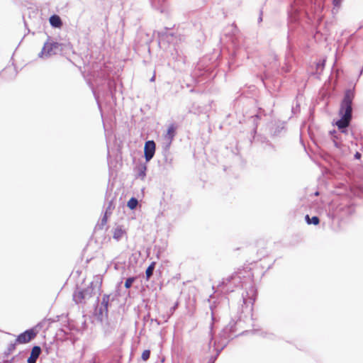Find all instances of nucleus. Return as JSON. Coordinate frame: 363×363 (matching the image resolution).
<instances>
[{"label": "nucleus", "instance_id": "obj_1", "mask_svg": "<svg viewBox=\"0 0 363 363\" xmlns=\"http://www.w3.org/2000/svg\"><path fill=\"white\" fill-rule=\"evenodd\" d=\"M352 93L350 91H347L341 103L339 111V114L341 116V118L336 122V125L340 129L347 128L350 124L352 118Z\"/></svg>", "mask_w": 363, "mask_h": 363}, {"label": "nucleus", "instance_id": "obj_2", "mask_svg": "<svg viewBox=\"0 0 363 363\" xmlns=\"http://www.w3.org/2000/svg\"><path fill=\"white\" fill-rule=\"evenodd\" d=\"M37 333L34 328L27 330L17 336L16 343L19 345L28 343L36 337Z\"/></svg>", "mask_w": 363, "mask_h": 363}, {"label": "nucleus", "instance_id": "obj_3", "mask_svg": "<svg viewBox=\"0 0 363 363\" xmlns=\"http://www.w3.org/2000/svg\"><path fill=\"white\" fill-rule=\"evenodd\" d=\"M58 43L48 41L46 42L41 52L39 53V56L40 57H49L52 55H55L56 53V50L58 49Z\"/></svg>", "mask_w": 363, "mask_h": 363}, {"label": "nucleus", "instance_id": "obj_4", "mask_svg": "<svg viewBox=\"0 0 363 363\" xmlns=\"http://www.w3.org/2000/svg\"><path fill=\"white\" fill-rule=\"evenodd\" d=\"M155 152V143L153 140H148L144 147V154L146 161H150L154 156Z\"/></svg>", "mask_w": 363, "mask_h": 363}, {"label": "nucleus", "instance_id": "obj_5", "mask_svg": "<svg viewBox=\"0 0 363 363\" xmlns=\"http://www.w3.org/2000/svg\"><path fill=\"white\" fill-rule=\"evenodd\" d=\"M40 353L41 348L39 346H34L32 348L30 357L28 359V363H35Z\"/></svg>", "mask_w": 363, "mask_h": 363}, {"label": "nucleus", "instance_id": "obj_6", "mask_svg": "<svg viewBox=\"0 0 363 363\" xmlns=\"http://www.w3.org/2000/svg\"><path fill=\"white\" fill-rule=\"evenodd\" d=\"M86 291L83 290H77L74 295L73 298L74 301L77 303H82L85 298Z\"/></svg>", "mask_w": 363, "mask_h": 363}, {"label": "nucleus", "instance_id": "obj_7", "mask_svg": "<svg viewBox=\"0 0 363 363\" xmlns=\"http://www.w3.org/2000/svg\"><path fill=\"white\" fill-rule=\"evenodd\" d=\"M176 126L174 124H171L169 125L167 128V133L165 135V138L171 143L176 133Z\"/></svg>", "mask_w": 363, "mask_h": 363}, {"label": "nucleus", "instance_id": "obj_8", "mask_svg": "<svg viewBox=\"0 0 363 363\" xmlns=\"http://www.w3.org/2000/svg\"><path fill=\"white\" fill-rule=\"evenodd\" d=\"M50 23L55 28H60L62 26V21L57 15H53L50 18Z\"/></svg>", "mask_w": 363, "mask_h": 363}, {"label": "nucleus", "instance_id": "obj_9", "mask_svg": "<svg viewBox=\"0 0 363 363\" xmlns=\"http://www.w3.org/2000/svg\"><path fill=\"white\" fill-rule=\"evenodd\" d=\"M125 234V231L121 227H117L114 229L113 233V238L119 240Z\"/></svg>", "mask_w": 363, "mask_h": 363}, {"label": "nucleus", "instance_id": "obj_10", "mask_svg": "<svg viewBox=\"0 0 363 363\" xmlns=\"http://www.w3.org/2000/svg\"><path fill=\"white\" fill-rule=\"evenodd\" d=\"M306 220L308 224H313V225H318L320 223V220L318 217L313 216L312 218H310L308 215L306 216Z\"/></svg>", "mask_w": 363, "mask_h": 363}, {"label": "nucleus", "instance_id": "obj_11", "mask_svg": "<svg viewBox=\"0 0 363 363\" xmlns=\"http://www.w3.org/2000/svg\"><path fill=\"white\" fill-rule=\"evenodd\" d=\"M108 298L104 297L103 300H102V302H101V305H102L101 307H103V308H100V313L101 314H103V312H104L105 314L107 313V312H108Z\"/></svg>", "mask_w": 363, "mask_h": 363}, {"label": "nucleus", "instance_id": "obj_12", "mask_svg": "<svg viewBox=\"0 0 363 363\" xmlns=\"http://www.w3.org/2000/svg\"><path fill=\"white\" fill-rule=\"evenodd\" d=\"M138 204V200L133 197L128 201L127 206L130 209L133 210L137 207Z\"/></svg>", "mask_w": 363, "mask_h": 363}, {"label": "nucleus", "instance_id": "obj_13", "mask_svg": "<svg viewBox=\"0 0 363 363\" xmlns=\"http://www.w3.org/2000/svg\"><path fill=\"white\" fill-rule=\"evenodd\" d=\"M155 263L152 262L146 269L145 274H146V278L147 279H149L150 277L153 274V271L155 269Z\"/></svg>", "mask_w": 363, "mask_h": 363}, {"label": "nucleus", "instance_id": "obj_14", "mask_svg": "<svg viewBox=\"0 0 363 363\" xmlns=\"http://www.w3.org/2000/svg\"><path fill=\"white\" fill-rule=\"evenodd\" d=\"M138 175L141 178H144L145 176L146 166L145 164H140L138 167Z\"/></svg>", "mask_w": 363, "mask_h": 363}, {"label": "nucleus", "instance_id": "obj_15", "mask_svg": "<svg viewBox=\"0 0 363 363\" xmlns=\"http://www.w3.org/2000/svg\"><path fill=\"white\" fill-rule=\"evenodd\" d=\"M135 277H130V278H128L125 281V287L126 289H130L131 287V286L133 285V283L135 281Z\"/></svg>", "mask_w": 363, "mask_h": 363}, {"label": "nucleus", "instance_id": "obj_16", "mask_svg": "<svg viewBox=\"0 0 363 363\" xmlns=\"http://www.w3.org/2000/svg\"><path fill=\"white\" fill-rule=\"evenodd\" d=\"M150 350H145L143 352L141 358L143 361H147L150 358Z\"/></svg>", "mask_w": 363, "mask_h": 363}, {"label": "nucleus", "instance_id": "obj_17", "mask_svg": "<svg viewBox=\"0 0 363 363\" xmlns=\"http://www.w3.org/2000/svg\"><path fill=\"white\" fill-rule=\"evenodd\" d=\"M16 345H18V344L16 343V341L14 342V343L10 344V345L8 347L9 353H11L15 350Z\"/></svg>", "mask_w": 363, "mask_h": 363}, {"label": "nucleus", "instance_id": "obj_18", "mask_svg": "<svg viewBox=\"0 0 363 363\" xmlns=\"http://www.w3.org/2000/svg\"><path fill=\"white\" fill-rule=\"evenodd\" d=\"M107 213H108V210L106 211V213L104 216V218H102V224H106V222H107Z\"/></svg>", "mask_w": 363, "mask_h": 363}, {"label": "nucleus", "instance_id": "obj_19", "mask_svg": "<svg viewBox=\"0 0 363 363\" xmlns=\"http://www.w3.org/2000/svg\"><path fill=\"white\" fill-rule=\"evenodd\" d=\"M341 0H333V4L335 6H338L340 4Z\"/></svg>", "mask_w": 363, "mask_h": 363}, {"label": "nucleus", "instance_id": "obj_20", "mask_svg": "<svg viewBox=\"0 0 363 363\" xmlns=\"http://www.w3.org/2000/svg\"><path fill=\"white\" fill-rule=\"evenodd\" d=\"M354 157L357 158V159H359L360 157H361V154L359 153V152H357L354 155Z\"/></svg>", "mask_w": 363, "mask_h": 363}]
</instances>
